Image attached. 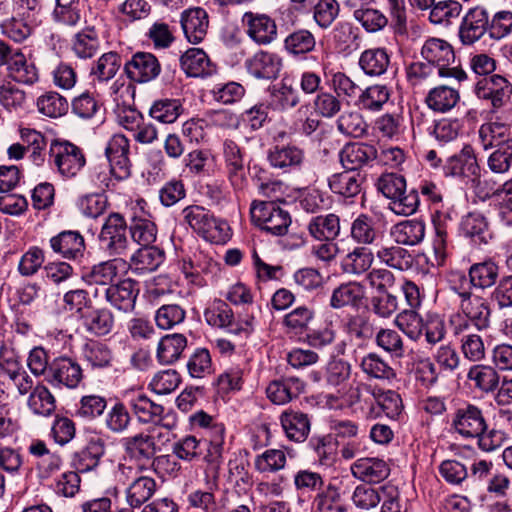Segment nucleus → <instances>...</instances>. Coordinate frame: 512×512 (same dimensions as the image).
I'll return each instance as SVG.
<instances>
[{
  "label": "nucleus",
  "instance_id": "3",
  "mask_svg": "<svg viewBox=\"0 0 512 512\" xmlns=\"http://www.w3.org/2000/svg\"><path fill=\"white\" fill-rule=\"evenodd\" d=\"M250 214L256 226L274 236L285 235L291 225L288 211L274 202H253Z\"/></svg>",
  "mask_w": 512,
  "mask_h": 512
},
{
  "label": "nucleus",
  "instance_id": "8",
  "mask_svg": "<svg viewBox=\"0 0 512 512\" xmlns=\"http://www.w3.org/2000/svg\"><path fill=\"white\" fill-rule=\"evenodd\" d=\"M123 449L130 460L139 463L153 460V465L158 468L165 464H170L171 459L168 455H162L155 458L159 451L158 446L154 445V439L145 431L126 437L122 440Z\"/></svg>",
  "mask_w": 512,
  "mask_h": 512
},
{
  "label": "nucleus",
  "instance_id": "4",
  "mask_svg": "<svg viewBox=\"0 0 512 512\" xmlns=\"http://www.w3.org/2000/svg\"><path fill=\"white\" fill-rule=\"evenodd\" d=\"M3 66L15 82L33 85L39 79L36 66L26 59L21 49L0 40V68Z\"/></svg>",
  "mask_w": 512,
  "mask_h": 512
},
{
  "label": "nucleus",
  "instance_id": "26",
  "mask_svg": "<svg viewBox=\"0 0 512 512\" xmlns=\"http://www.w3.org/2000/svg\"><path fill=\"white\" fill-rule=\"evenodd\" d=\"M459 312L470 320L477 330L486 329L490 322V308L485 298L471 294L459 301Z\"/></svg>",
  "mask_w": 512,
  "mask_h": 512
},
{
  "label": "nucleus",
  "instance_id": "44",
  "mask_svg": "<svg viewBox=\"0 0 512 512\" xmlns=\"http://www.w3.org/2000/svg\"><path fill=\"white\" fill-rule=\"evenodd\" d=\"M105 453V445L101 439H92L85 448L75 454L73 464L80 472L95 469Z\"/></svg>",
  "mask_w": 512,
  "mask_h": 512
},
{
  "label": "nucleus",
  "instance_id": "62",
  "mask_svg": "<svg viewBox=\"0 0 512 512\" xmlns=\"http://www.w3.org/2000/svg\"><path fill=\"white\" fill-rule=\"evenodd\" d=\"M121 65V57L118 53L107 52L91 68V75L99 81H109L117 74Z\"/></svg>",
  "mask_w": 512,
  "mask_h": 512
},
{
  "label": "nucleus",
  "instance_id": "47",
  "mask_svg": "<svg viewBox=\"0 0 512 512\" xmlns=\"http://www.w3.org/2000/svg\"><path fill=\"white\" fill-rule=\"evenodd\" d=\"M27 406L33 414L48 417L56 409V400L46 386L38 384L29 394Z\"/></svg>",
  "mask_w": 512,
  "mask_h": 512
},
{
  "label": "nucleus",
  "instance_id": "33",
  "mask_svg": "<svg viewBox=\"0 0 512 512\" xmlns=\"http://www.w3.org/2000/svg\"><path fill=\"white\" fill-rule=\"evenodd\" d=\"M156 491L157 483L154 478L144 475L137 476L125 490L126 502L131 508H141Z\"/></svg>",
  "mask_w": 512,
  "mask_h": 512
},
{
  "label": "nucleus",
  "instance_id": "32",
  "mask_svg": "<svg viewBox=\"0 0 512 512\" xmlns=\"http://www.w3.org/2000/svg\"><path fill=\"white\" fill-rule=\"evenodd\" d=\"M377 387L364 382H354L343 395L346 405L355 412L365 409L372 414Z\"/></svg>",
  "mask_w": 512,
  "mask_h": 512
},
{
  "label": "nucleus",
  "instance_id": "24",
  "mask_svg": "<svg viewBox=\"0 0 512 512\" xmlns=\"http://www.w3.org/2000/svg\"><path fill=\"white\" fill-rule=\"evenodd\" d=\"M305 159L304 151L295 145H276L269 150L268 161L275 169L291 172L299 169Z\"/></svg>",
  "mask_w": 512,
  "mask_h": 512
},
{
  "label": "nucleus",
  "instance_id": "55",
  "mask_svg": "<svg viewBox=\"0 0 512 512\" xmlns=\"http://www.w3.org/2000/svg\"><path fill=\"white\" fill-rule=\"evenodd\" d=\"M183 111L179 99L162 98L155 100L149 109V115L164 124L174 123Z\"/></svg>",
  "mask_w": 512,
  "mask_h": 512
},
{
  "label": "nucleus",
  "instance_id": "29",
  "mask_svg": "<svg viewBox=\"0 0 512 512\" xmlns=\"http://www.w3.org/2000/svg\"><path fill=\"white\" fill-rule=\"evenodd\" d=\"M351 472L364 482L379 483L389 476L390 467L383 459L360 458L352 464Z\"/></svg>",
  "mask_w": 512,
  "mask_h": 512
},
{
  "label": "nucleus",
  "instance_id": "61",
  "mask_svg": "<svg viewBox=\"0 0 512 512\" xmlns=\"http://www.w3.org/2000/svg\"><path fill=\"white\" fill-rule=\"evenodd\" d=\"M68 101L57 92H47L37 99L38 111L48 117L57 118L68 111Z\"/></svg>",
  "mask_w": 512,
  "mask_h": 512
},
{
  "label": "nucleus",
  "instance_id": "25",
  "mask_svg": "<svg viewBox=\"0 0 512 512\" xmlns=\"http://www.w3.org/2000/svg\"><path fill=\"white\" fill-rule=\"evenodd\" d=\"M181 26L187 40L190 43L198 44L207 34L208 14L201 7L187 9L181 14Z\"/></svg>",
  "mask_w": 512,
  "mask_h": 512
},
{
  "label": "nucleus",
  "instance_id": "58",
  "mask_svg": "<svg viewBox=\"0 0 512 512\" xmlns=\"http://www.w3.org/2000/svg\"><path fill=\"white\" fill-rule=\"evenodd\" d=\"M105 427L114 434H121L128 430L132 422V416L128 407L120 401L115 402L106 412Z\"/></svg>",
  "mask_w": 512,
  "mask_h": 512
},
{
  "label": "nucleus",
  "instance_id": "50",
  "mask_svg": "<svg viewBox=\"0 0 512 512\" xmlns=\"http://www.w3.org/2000/svg\"><path fill=\"white\" fill-rule=\"evenodd\" d=\"M467 378L474 382L475 388L484 393L495 392L500 384L498 372L488 365H474L470 368Z\"/></svg>",
  "mask_w": 512,
  "mask_h": 512
},
{
  "label": "nucleus",
  "instance_id": "64",
  "mask_svg": "<svg viewBox=\"0 0 512 512\" xmlns=\"http://www.w3.org/2000/svg\"><path fill=\"white\" fill-rule=\"evenodd\" d=\"M26 94L14 83L0 78V105L12 111L22 108L25 104Z\"/></svg>",
  "mask_w": 512,
  "mask_h": 512
},
{
  "label": "nucleus",
  "instance_id": "36",
  "mask_svg": "<svg viewBox=\"0 0 512 512\" xmlns=\"http://www.w3.org/2000/svg\"><path fill=\"white\" fill-rule=\"evenodd\" d=\"M350 236L356 243L367 247L377 243L381 232L374 218L367 214H360L351 224Z\"/></svg>",
  "mask_w": 512,
  "mask_h": 512
},
{
  "label": "nucleus",
  "instance_id": "38",
  "mask_svg": "<svg viewBox=\"0 0 512 512\" xmlns=\"http://www.w3.org/2000/svg\"><path fill=\"white\" fill-rule=\"evenodd\" d=\"M182 70L190 77H205L213 72V66L204 50L188 49L180 58Z\"/></svg>",
  "mask_w": 512,
  "mask_h": 512
},
{
  "label": "nucleus",
  "instance_id": "20",
  "mask_svg": "<svg viewBox=\"0 0 512 512\" xmlns=\"http://www.w3.org/2000/svg\"><path fill=\"white\" fill-rule=\"evenodd\" d=\"M248 72L258 79H276L282 68V58L273 52L258 51L246 61Z\"/></svg>",
  "mask_w": 512,
  "mask_h": 512
},
{
  "label": "nucleus",
  "instance_id": "16",
  "mask_svg": "<svg viewBox=\"0 0 512 512\" xmlns=\"http://www.w3.org/2000/svg\"><path fill=\"white\" fill-rule=\"evenodd\" d=\"M452 427L463 437L475 438L486 428V421L479 407L468 404L456 410Z\"/></svg>",
  "mask_w": 512,
  "mask_h": 512
},
{
  "label": "nucleus",
  "instance_id": "43",
  "mask_svg": "<svg viewBox=\"0 0 512 512\" xmlns=\"http://www.w3.org/2000/svg\"><path fill=\"white\" fill-rule=\"evenodd\" d=\"M376 258L386 266L405 271L413 266V257L410 252L400 246H382L376 252Z\"/></svg>",
  "mask_w": 512,
  "mask_h": 512
},
{
  "label": "nucleus",
  "instance_id": "28",
  "mask_svg": "<svg viewBox=\"0 0 512 512\" xmlns=\"http://www.w3.org/2000/svg\"><path fill=\"white\" fill-rule=\"evenodd\" d=\"M279 419L285 436L290 441L301 443L307 439L311 429V421L307 414L288 409L281 413Z\"/></svg>",
  "mask_w": 512,
  "mask_h": 512
},
{
  "label": "nucleus",
  "instance_id": "12",
  "mask_svg": "<svg viewBox=\"0 0 512 512\" xmlns=\"http://www.w3.org/2000/svg\"><path fill=\"white\" fill-rule=\"evenodd\" d=\"M105 155L110 165L111 175L117 180H124L130 176L129 140L124 135L112 136L105 148Z\"/></svg>",
  "mask_w": 512,
  "mask_h": 512
},
{
  "label": "nucleus",
  "instance_id": "13",
  "mask_svg": "<svg viewBox=\"0 0 512 512\" xmlns=\"http://www.w3.org/2000/svg\"><path fill=\"white\" fill-rule=\"evenodd\" d=\"M139 294L138 283L132 279H124L116 284L104 287L102 295L116 310L129 313L134 310Z\"/></svg>",
  "mask_w": 512,
  "mask_h": 512
},
{
  "label": "nucleus",
  "instance_id": "54",
  "mask_svg": "<svg viewBox=\"0 0 512 512\" xmlns=\"http://www.w3.org/2000/svg\"><path fill=\"white\" fill-rule=\"evenodd\" d=\"M395 325L412 341H418L424 331V320L415 309H405L397 314Z\"/></svg>",
  "mask_w": 512,
  "mask_h": 512
},
{
  "label": "nucleus",
  "instance_id": "31",
  "mask_svg": "<svg viewBox=\"0 0 512 512\" xmlns=\"http://www.w3.org/2000/svg\"><path fill=\"white\" fill-rule=\"evenodd\" d=\"M363 177L358 172L345 170L334 173L328 178V187L332 193L344 198H354L361 192Z\"/></svg>",
  "mask_w": 512,
  "mask_h": 512
},
{
  "label": "nucleus",
  "instance_id": "49",
  "mask_svg": "<svg viewBox=\"0 0 512 512\" xmlns=\"http://www.w3.org/2000/svg\"><path fill=\"white\" fill-rule=\"evenodd\" d=\"M187 346V339L183 334H169L160 340L157 347V358L163 364H171L179 359Z\"/></svg>",
  "mask_w": 512,
  "mask_h": 512
},
{
  "label": "nucleus",
  "instance_id": "9",
  "mask_svg": "<svg viewBox=\"0 0 512 512\" xmlns=\"http://www.w3.org/2000/svg\"><path fill=\"white\" fill-rule=\"evenodd\" d=\"M50 156L59 173L67 178L76 176L86 164L82 149L68 141H54Z\"/></svg>",
  "mask_w": 512,
  "mask_h": 512
},
{
  "label": "nucleus",
  "instance_id": "46",
  "mask_svg": "<svg viewBox=\"0 0 512 512\" xmlns=\"http://www.w3.org/2000/svg\"><path fill=\"white\" fill-rule=\"evenodd\" d=\"M468 276L471 278L474 288H491L499 277V267L492 260L475 263L470 266Z\"/></svg>",
  "mask_w": 512,
  "mask_h": 512
},
{
  "label": "nucleus",
  "instance_id": "11",
  "mask_svg": "<svg viewBox=\"0 0 512 512\" xmlns=\"http://www.w3.org/2000/svg\"><path fill=\"white\" fill-rule=\"evenodd\" d=\"M124 73L135 83H148L161 73V64L150 52H136L124 64Z\"/></svg>",
  "mask_w": 512,
  "mask_h": 512
},
{
  "label": "nucleus",
  "instance_id": "5",
  "mask_svg": "<svg viewBox=\"0 0 512 512\" xmlns=\"http://www.w3.org/2000/svg\"><path fill=\"white\" fill-rule=\"evenodd\" d=\"M443 173L446 177L474 187L480 179V167L472 147L466 145L458 154L448 157L443 165Z\"/></svg>",
  "mask_w": 512,
  "mask_h": 512
},
{
  "label": "nucleus",
  "instance_id": "57",
  "mask_svg": "<svg viewBox=\"0 0 512 512\" xmlns=\"http://www.w3.org/2000/svg\"><path fill=\"white\" fill-rule=\"evenodd\" d=\"M316 46L315 36L307 29H298L284 39L285 50L294 56L312 52Z\"/></svg>",
  "mask_w": 512,
  "mask_h": 512
},
{
  "label": "nucleus",
  "instance_id": "14",
  "mask_svg": "<svg viewBox=\"0 0 512 512\" xmlns=\"http://www.w3.org/2000/svg\"><path fill=\"white\" fill-rule=\"evenodd\" d=\"M247 35L259 45L271 44L277 38V25L274 19L266 14L246 12L242 17Z\"/></svg>",
  "mask_w": 512,
  "mask_h": 512
},
{
  "label": "nucleus",
  "instance_id": "42",
  "mask_svg": "<svg viewBox=\"0 0 512 512\" xmlns=\"http://www.w3.org/2000/svg\"><path fill=\"white\" fill-rule=\"evenodd\" d=\"M82 355L93 369L109 368L114 360L111 348L106 343L94 340H90L83 345Z\"/></svg>",
  "mask_w": 512,
  "mask_h": 512
},
{
  "label": "nucleus",
  "instance_id": "52",
  "mask_svg": "<svg viewBox=\"0 0 512 512\" xmlns=\"http://www.w3.org/2000/svg\"><path fill=\"white\" fill-rule=\"evenodd\" d=\"M359 367L368 378L390 380L396 376L394 369L377 353H369L362 357Z\"/></svg>",
  "mask_w": 512,
  "mask_h": 512
},
{
  "label": "nucleus",
  "instance_id": "34",
  "mask_svg": "<svg viewBox=\"0 0 512 512\" xmlns=\"http://www.w3.org/2000/svg\"><path fill=\"white\" fill-rule=\"evenodd\" d=\"M164 259L163 249L155 245L141 247L132 254L130 268L134 273L143 275L157 270Z\"/></svg>",
  "mask_w": 512,
  "mask_h": 512
},
{
  "label": "nucleus",
  "instance_id": "40",
  "mask_svg": "<svg viewBox=\"0 0 512 512\" xmlns=\"http://www.w3.org/2000/svg\"><path fill=\"white\" fill-rule=\"evenodd\" d=\"M459 100L460 94L456 88L440 85L428 92L425 102L433 111L445 113L454 108Z\"/></svg>",
  "mask_w": 512,
  "mask_h": 512
},
{
  "label": "nucleus",
  "instance_id": "48",
  "mask_svg": "<svg viewBox=\"0 0 512 512\" xmlns=\"http://www.w3.org/2000/svg\"><path fill=\"white\" fill-rule=\"evenodd\" d=\"M461 231L476 244H487L491 239L485 217L476 212L467 214L461 222Z\"/></svg>",
  "mask_w": 512,
  "mask_h": 512
},
{
  "label": "nucleus",
  "instance_id": "2",
  "mask_svg": "<svg viewBox=\"0 0 512 512\" xmlns=\"http://www.w3.org/2000/svg\"><path fill=\"white\" fill-rule=\"evenodd\" d=\"M421 56L434 66L438 75L442 78H453L458 82L467 78L466 73L459 66L454 65L455 53L453 47L443 39H427L421 48Z\"/></svg>",
  "mask_w": 512,
  "mask_h": 512
},
{
  "label": "nucleus",
  "instance_id": "6",
  "mask_svg": "<svg viewBox=\"0 0 512 512\" xmlns=\"http://www.w3.org/2000/svg\"><path fill=\"white\" fill-rule=\"evenodd\" d=\"M489 11L476 5L466 10L458 27V39L464 46H472L486 35L489 36Z\"/></svg>",
  "mask_w": 512,
  "mask_h": 512
},
{
  "label": "nucleus",
  "instance_id": "60",
  "mask_svg": "<svg viewBox=\"0 0 512 512\" xmlns=\"http://www.w3.org/2000/svg\"><path fill=\"white\" fill-rule=\"evenodd\" d=\"M463 6L457 0L434 1L429 13V20L433 24H449L452 19L460 16Z\"/></svg>",
  "mask_w": 512,
  "mask_h": 512
},
{
  "label": "nucleus",
  "instance_id": "30",
  "mask_svg": "<svg viewBox=\"0 0 512 512\" xmlns=\"http://www.w3.org/2000/svg\"><path fill=\"white\" fill-rule=\"evenodd\" d=\"M305 389L303 381L296 377L274 380L266 388L267 397L276 405H283L298 397Z\"/></svg>",
  "mask_w": 512,
  "mask_h": 512
},
{
  "label": "nucleus",
  "instance_id": "45",
  "mask_svg": "<svg viewBox=\"0 0 512 512\" xmlns=\"http://www.w3.org/2000/svg\"><path fill=\"white\" fill-rule=\"evenodd\" d=\"M317 512H347L341 500L340 488L333 482L328 483L317 493L313 500Z\"/></svg>",
  "mask_w": 512,
  "mask_h": 512
},
{
  "label": "nucleus",
  "instance_id": "15",
  "mask_svg": "<svg viewBox=\"0 0 512 512\" xmlns=\"http://www.w3.org/2000/svg\"><path fill=\"white\" fill-rule=\"evenodd\" d=\"M222 154L231 185L235 190H243L247 184V177L241 148L235 141L226 139L222 145Z\"/></svg>",
  "mask_w": 512,
  "mask_h": 512
},
{
  "label": "nucleus",
  "instance_id": "7",
  "mask_svg": "<svg viewBox=\"0 0 512 512\" xmlns=\"http://www.w3.org/2000/svg\"><path fill=\"white\" fill-rule=\"evenodd\" d=\"M98 239L101 248L110 256L124 254L129 246L124 217L119 213H111L105 219Z\"/></svg>",
  "mask_w": 512,
  "mask_h": 512
},
{
  "label": "nucleus",
  "instance_id": "59",
  "mask_svg": "<svg viewBox=\"0 0 512 512\" xmlns=\"http://www.w3.org/2000/svg\"><path fill=\"white\" fill-rule=\"evenodd\" d=\"M509 127L506 124L494 121L483 124L479 129V138L485 149L489 147H502V142L512 141L509 137Z\"/></svg>",
  "mask_w": 512,
  "mask_h": 512
},
{
  "label": "nucleus",
  "instance_id": "23",
  "mask_svg": "<svg viewBox=\"0 0 512 512\" xmlns=\"http://www.w3.org/2000/svg\"><path fill=\"white\" fill-rule=\"evenodd\" d=\"M205 436L208 447L207 453L204 456V460L210 465L209 471L211 473L214 484H216L219 464L223 454V445L225 439L224 425L222 423L215 422L206 430Z\"/></svg>",
  "mask_w": 512,
  "mask_h": 512
},
{
  "label": "nucleus",
  "instance_id": "39",
  "mask_svg": "<svg viewBox=\"0 0 512 512\" xmlns=\"http://www.w3.org/2000/svg\"><path fill=\"white\" fill-rule=\"evenodd\" d=\"M390 235L397 244L414 246L425 237V224L420 220H404L395 224Z\"/></svg>",
  "mask_w": 512,
  "mask_h": 512
},
{
  "label": "nucleus",
  "instance_id": "41",
  "mask_svg": "<svg viewBox=\"0 0 512 512\" xmlns=\"http://www.w3.org/2000/svg\"><path fill=\"white\" fill-rule=\"evenodd\" d=\"M310 235L317 240H333L340 233L339 217L333 213L312 217L307 225Z\"/></svg>",
  "mask_w": 512,
  "mask_h": 512
},
{
  "label": "nucleus",
  "instance_id": "19",
  "mask_svg": "<svg viewBox=\"0 0 512 512\" xmlns=\"http://www.w3.org/2000/svg\"><path fill=\"white\" fill-rule=\"evenodd\" d=\"M377 156L376 147L363 142L348 143L341 149L339 154L342 166L352 172H356V170L368 165Z\"/></svg>",
  "mask_w": 512,
  "mask_h": 512
},
{
  "label": "nucleus",
  "instance_id": "51",
  "mask_svg": "<svg viewBox=\"0 0 512 512\" xmlns=\"http://www.w3.org/2000/svg\"><path fill=\"white\" fill-rule=\"evenodd\" d=\"M82 318L85 329L95 336H106L114 327V316L106 308L93 310Z\"/></svg>",
  "mask_w": 512,
  "mask_h": 512
},
{
  "label": "nucleus",
  "instance_id": "17",
  "mask_svg": "<svg viewBox=\"0 0 512 512\" xmlns=\"http://www.w3.org/2000/svg\"><path fill=\"white\" fill-rule=\"evenodd\" d=\"M511 92L508 81L496 74L484 77L475 86L477 97L489 100L494 108L503 106L509 100Z\"/></svg>",
  "mask_w": 512,
  "mask_h": 512
},
{
  "label": "nucleus",
  "instance_id": "35",
  "mask_svg": "<svg viewBox=\"0 0 512 512\" xmlns=\"http://www.w3.org/2000/svg\"><path fill=\"white\" fill-rule=\"evenodd\" d=\"M358 64L365 75L378 77L388 70L390 55L385 48H369L360 54Z\"/></svg>",
  "mask_w": 512,
  "mask_h": 512
},
{
  "label": "nucleus",
  "instance_id": "37",
  "mask_svg": "<svg viewBox=\"0 0 512 512\" xmlns=\"http://www.w3.org/2000/svg\"><path fill=\"white\" fill-rule=\"evenodd\" d=\"M373 252L365 246H357L341 259V269L349 275L367 273L374 262Z\"/></svg>",
  "mask_w": 512,
  "mask_h": 512
},
{
  "label": "nucleus",
  "instance_id": "22",
  "mask_svg": "<svg viewBox=\"0 0 512 512\" xmlns=\"http://www.w3.org/2000/svg\"><path fill=\"white\" fill-rule=\"evenodd\" d=\"M128 407L142 424H159L163 419L164 407L152 401L142 392L127 397Z\"/></svg>",
  "mask_w": 512,
  "mask_h": 512
},
{
  "label": "nucleus",
  "instance_id": "21",
  "mask_svg": "<svg viewBox=\"0 0 512 512\" xmlns=\"http://www.w3.org/2000/svg\"><path fill=\"white\" fill-rule=\"evenodd\" d=\"M125 263L122 259H112L94 265L88 272L84 273L82 278L89 285H98L95 290V297L102 295L104 287L113 285L119 269L124 267Z\"/></svg>",
  "mask_w": 512,
  "mask_h": 512
},
{
  "label": "nucleus",
  "instance_id": "18",
  "mask_svg": "<svg viewBox=\"0 0 512 512\" xmlns=\"http://www.w3.org/2000/svg\"><path fill=\"white\" fill-rule=\"evenodd\" d=\"M365 285L358 281H349L336 287L330 297V306L334 309L351 307L359 309L367 298Z\"/></svg>",
  "mask_w": 512,
  "mask_h": 512
},
{
  "label": "nucleus",
  "instance_id": "53",
  "mask_svg": "<svg viewBox=\"0 0 512 512\" xmlns=\"http://www.w3.org/2000/svg\"><path fill=\"white\" fill-rule=\"evenodd\" d=\"M100 48V40L94 28L78 32L72 40V51L80 59L92 58Z\"/></svg>",
  "mask_w": 512,
  "mask_h": 512
},
{
  "label": "nucleus",
  "instance_id": "1",
  "mask_svg": "<svg viewBox=\"0 0 512 512\" xmlns=\"http://www.w3.org/2000/svg\"><path fill=\"white\" fill-rule=\"evenodd\" d=\"M13 15L0 23L1 33L16 43L28 39L40 24V0H12Z\"/></svg>",
  "mask_w": 512,
  "mask_h": 512
},
{
  "label": "nucleus",
  "instance_id": "63",
  "mask_svg": "<svg viewBox=\"0 0 512 512\" xmlns=\"http://www.w3.org/2000/svg\"><path fill=\"white\" fill-rule=\"evenodd\" d=\"M134 242L141 247L152 246L157 238V227L154 222L145 218L134 219L129 227Z\"/></svg>",
  "mask_w": 512,
  "mask_h": 512
},
{
  "label": "nucleus",
  "instance_id": "27",
  "mask_svg": "<svg viewBox=\"0 0 512 512\" xmlns=\"http://www.w3.org/2000/svg\"><path fill=\"white\" fill-rule=\"evenodd\" d=\"M51 249L66 259H79L84 256L85 242L78 231H62L50 239Z\"/></svg>",
  "mask_w": 512,
  "mask_h": 512
},
{
  "label": "nucleus",
  "instance_id": "56",
  "mask_svg": "<svg viewBox=\"0 0 512 512\" xmlns=\"http://www.w3.org/2000/svg\"><path fill=\"white\" fill-rule=\"evenodd\" d=\"M390 98V90L385 85L375 84L361 90L357 104L360 108L368 111H379Z\"/></svg>",
  "mask_w": 512,
  "mask_h": 512
},
{
  "label": "nucleus",
  "instance_id": "10",
  "mask_svg": "<svg viewBox=\"0 0 512 512\" xmlns=\"http://www.w3.org/2000/svg\"><path fill=\"white\" fill-rule=\"evenodd\" d=\"M83 378L80 364L68 356H60L49 364L46 380L53 386L76 388Z\"/></svg>",
  "mask_w": 512,
  "mask_h": 512
}]
</instances>
